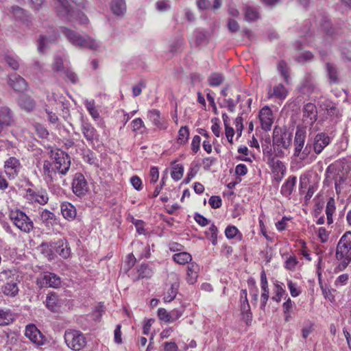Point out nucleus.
<instances>
[{"instance_id":"f257e3e1","label":"nucleus","mask_w":351,"mask_h":351,"mask_svg":"<svg viewBox=\"0 0 351 351\" xmlns=\"http://www.w3.org/2000/svg\"><path fill=\"white\" fill-rule=\"evenodd\" d=\"M22 280L15 269H5L0 272V281L3 282L1 287V293L7 297L16 298L19 293V284Z\"/></svg>"},{"instance_id":"f03ea898","label":"nucleus","mask_w":351,"mask_h":351,"mask_svg":"<svg viewBox=\"0 0 351 351\" xmlns=\"http://www.w3.org/2000/svg\"><path fill=\"white\" fill-rule=\"evenodd\" d=\"M336 258L339 270L345 269L351 262V232L344 233L336 248Z\"/></svg>"},{"instance_id":"7ed1b4c3","label":"nucleus","mask_w":351,"mask_h":351,"mask_svg":"<svg viewBox=\"0 0 351 351\" xmlns=\"http://www.w3.org/2000/svg\"><path fill=\"white\" fill-rule=\"evenodd\" d=\"M61 32L68 41L75 46L91 50H97L99 47V43L94 38L88 36H82L75 31L68 27H62Z\"/></svg>"},{"instance_id":"20e7f679","label":"nucleus","mask_w":351,"mask_h":351,"mask_svg":"<svg viewBox=\"0 0 351 351\" xmlns=\"http://www.w3.org/2000/svg\"><path fill=\"white\" fill-rule=\"evenodd\" d=\"M42 253L50 259L53 258L54 252L63 258H67L71 254V248L66 239H59L56 242L42 243L40 245Z\"/></svg>"},{"instance_id":"39448f33","label":"nucleus","mask_w":351,"mask_h":351,"mask_svg":"<svg viewBox=\"0 0 351 351\" xmlns=\"http://www.w3.org/2000/svg\"><path fill=\"white\" fill-rule=\"evenodd\" d=\"M9 217L12 223L24 233L28 234L34 228L33 221L20 210H11Z\"/></svg>"},{"instance_id":"423d86ee","label":"nucleus","mask_w":351,"mask_h":351,"mask_svg":"<svg viewBox=\"0 0 351 351\" xmlns=\"http://www.w3.org/2000/svg\"><path fill=\"white\" fill-rule=\"evenodd\" d=\"M64 339L68 348L74 351L81 350L86 344V340L84 334L77 330H66L64 332Z\"/></svg>"},{"instance_id":"0eeeda50","label":"nucleus","mask_w":351,"mask_h":351,"mask_svg":"<svg viewBox=\"0 0 351 351\" xmlns=\"http://www.w3.org/2000/svg\"><path fill=\"white\" fill-rule=\"evenodd\" d=\"M292 135L286 128L275 127L273 131V145L288 149L291 144Z\"/></svg>"},{"instance_id":"6e6552de","label":"nucleus","mask_w":351,"mask_h":351,"mask_svg":"<svg viewBox=\"0 0 351 351\" xmlns=\"http://www.w3.org/2000/svg\"><path fill=\"white\" fill-rule=\"evenodd\" d=\"M53 162L58 165L60 169V178L65 176L71 167V158L69 155L63 151H58L54 154Z\"/></svg>"},{"instance_id":"1a4fd4ad","label":"nucleus","mask_w":351,"mask_h":351,"mask_svg":"<svg viewBox=\"0 0 351 351\" xmlns=\"http://www.w3.org/2000/svg\"><path fill=\"white\" fill-rule=\"evenodd\" d=\"M73 192L77 196H83L88 191V182L83 174L77 173L75 174L72 182Z\"/></svg>"},{"instance_id":"9d476101","label":"nucleus","mask_w":351,"mask_h":351,"mask_svg":"<svg viewBox=\"0 0 351 351\" xmlns=\"http://www.w3.org/2000/svg\"><path fill=\"white\" fill-rule=\"evenodd\" d=\"M330 137L325 132L316 134L312 141L313 149L316 154H319L330 143Z\"/></svg>"},{"instance_id":"9b49d317","label":"nucleus","mask_w":351,"mask_h":351,"mask_svg":"<svg viewBox=\"0 0 351 351\" xmlns=\"http://www.w3.org/2000/svg\"><path fill=\"white\" fill-rule=\"evenodd\" d=\"M25 335L32 343L37 346H43L45 338L34 324H29L25 328Z\"/></svg>"},{"instance_id":"f8f14e48","label":"nucleus","mask_w":351,"mask_h":351,"mask_svg":"<svg viewBox=\"0 0 351 351\" xmlns=\"http://www.w3.org/2000/svg\"><path fill=\"white\" fill-rule=\"evenodd\" d=\"M302 121L306 125H313L317 119V110L315 104L308 103L302 108Z\"/></svg>"},{"instance_id":"ddd939ff","label":"nucleus","mask_w":351,"mask_h":351,"mask_svg":"<svg viewBox=\"0 0 351 351\" xmlns=\"http://www.w3.org/2000/svg\"><path fill=\"white\" fill-rule=\"evenodd\" d=\"M21 167L19 160L15 157H10L4 163L5 172L12 179L17 176Z\"/></svg>"},{"instance_id":"4468645a","label":"nucleus","mask_w":351,"mask_h":351,"mask_svg":"<svg viewBox=\"0 0 351 351\" xmlns=\"http://www.w3.org/2000/svg\"><path fill=\"white\" fill-rule=\"evenodd\" d=\"M259 119L262 129L269 131L274 122L272 111L268 106L263 107L259 112Z\"/></svg>"},{"instance_id":"2eb2a0df","label":"nucleus","mask_w":351,"mask_h":351,"mask_svg":"<svg viewBox=\"0 0 351 351\" xmlns=\"http://www.w3.org/2000/svg\"><path fill=\"white\" fill-rule=\"evenodd\" d=\"M81 131L89 143H93L94 141H98L99 134L90 123L83 121L81 125Z\"/></svg>"},{"instance_id":"dca6fc26","label":"nucleus","mask_w":351,"mask_h":351,"mask_svg":"<svg viewBox=\"0 0 351 351\" xmlns=\"http://www.w3.org/2000/svg\"><path fill=\"white\" fill-rule=\"evenodd\" d=\"M55 9L58 17L62 20L71 19L70 5L67 0H56Z\"/></svg>"},{"instance_id":"f3484780","label":"nucleus","mask_w":351,"mask_h":351,"mask_svg":"<svg viewBox=\"0 0 351 351\" xmlns=\"http://www.w3.org/2000/svg\"><path fill=\"white\" fill-rule=\"evenodd\" d=\"M40 283L43 286L57 288L61 284L60 278L56 274L51 272H45L40 278Z\"/></svg>"},{"instance_id":"a211bd4d","label":"nucleus","mask_w":351,"mask_h":351,"mask_svg":"<svg viewBox=\"0 0 351 351\" xmlns=\"http://www.w3.org/2000/svg\"><path fill=\"white\" fill-rule=\"evenodd\" d=\"M8 84L14 90L19 92L25 90L27 87V83L25 79L16 73L9 75Z\"/></svg>"},{"instance_id":"6ab92c4d","label":"nucleus","mask_w":351,"mask_h":351,"mask_svg":"<svg viewBox=\"0 0 351 351\" xmlns=\"http://www.w3.org/2000/svg\"><path fill=\"white\" fill-rule=\"evenodd\" d=\"M43 178L47 183H53L56 181L57 173L53 171V166L49 160H44L43 167Z\"/></svg>"},{"instance_id":"aec40b11","label":"nucleus","mask_w":351,"mask_h":351,"mask_svg":"<svg viewBox=\"0 0 351 351\" xmlns=\"http://www.w3.org/2000/svg\"><path fill=\"white\" fill-rule=\"evenodd\" d=\"M267 165L271 168L272 173L286 172V167L283 162L274 156L270 152H267Z\"/></svg>"},{"instance_id":"412c9836","label":"nucleus","mask_w":351,"mask_h":351,"mask_svg":"<svg viewBox=\"0 0 351 351\" xmlns=\"http://www.w3.org/2000/svg\"><path fill=\"white\" fill-rule=\"evenodd\" d=\"M148 119L152 122L153 125L160 130L167 128V125L162 118L160 117V112L158 110L152 109L148 111Z\"/></svg>"},{"instance_id":"4be33fe9","label":"nucleus","mask_w":351,"mask_h":351,"mask_svg":"<svg viewBox=\"0 0 351 351\" xmlns=\"http://www.w3.org/2000/svg\"><path fill=\"white\" fill-rule=\"evenodd\" d=\"M288 94L287 89L282 84H278L274 86L271 89L270 88L268 91V97L271 98L273 97L280 99L284 100Z\"/></svg>"},{"instance_id":"5701e85b","label":"nucleus","mask_w":351,"mask_h":351,"mask_svg":"<svg viewBox=\"0 0 351 351\" xmlns=\"http://www.w3.org/2000/svg\"><path fill=\"white\" fill-rule=\"evenodd\" d=\"M306 139V131L303 129H297L294 138V155L302 151Z\"/></svg>"},{"instance_id":"b1692460","label":"nucleus","mask_w":351,"mask_h":351,"mask_svg":"<svg viewBox=\"0 0 351 351\" xmlns=\"http://www.w3.org/2000/svg\"><path fill=\"white\" fill-rule=\"evenodd\" d=\"M0 121L6 127L14 125V119L9 108L6 106L0 108Z\"/></svg>"},{"instance_id":"393cba45","label":"nucleus","mask_w":351,"mask_h":351,"mask_svg":"<svg viewBox=\"0 0 351 351\" xmlns=\"http://www.w3.org/2000/svg\"><path fill=\"white\" fill-rule=\"evenodd\" d=\"M40 219L45 226L48 228L58 224V219L56 215L47 209L40 213Z\"/></svg>"},{"instance_id":"a878e982","label":"nucleus","mask_w":351,"mask_h":351,"mask_svg":"<svg viewBox=\"0 0 351 351\" xmlns=\"http://www.w3.org/2000/svg\"><path fill=\"white\" fill-rule=\"evenodd\" d=\"M27 195L32 197V199L38 202L41 205H44L48 202V195L46 191L36 192L32 189H28L26 191Z\"/></svg>"},{"instance_id":"bb28decb","label":"nucleus","mask_w":351,"mask_h":351,"mask_svg":"<svg viewBox=\"0 0 351 351\" xmlns=\"http://www.w3.org/2000/svg\"><path fill=\"white\" fill-rule=\"evenodd\" d=\"M61 213L64 219L72 221L76 217V209L71 203L63 202L61 204Z\"/></svg>"},{"instance_id":"cd10ccee","label":"nucleus","mask_w":351,"mask_h":351,"mask_svg":"<svg viewBox=\"0 0 351 351\" xmlns=\"http://www.w3.org/2000/svg\"><path fill=\"white\" fill-rule=\"evenodd\" d=\"M199 270V265L195 263H190L187 267L186 281L190 285H193L198 277Z\"/></svg>"},{"instance_id":"c85d7f7f","label":"nucleus","mask_w":351,"mask_h":351,"mask_svg":"<svg viewBox=\"0 0 351 351\" xmlns=\"http://www.w3.org/2000/svg\"><path fill=\"white\" fill-rule=\"evenodd\" d=\"M240 95H237L235 98H223V100L219 103V105L221 108H227L229 112H234L237 104L240 101Z\"/></svg>"},{"instance_id":"c756f323","label":"nucleus","mask_w":351,"mask_h":351,"mask_svg":"<svg viewBox=\"0 0 351 351\" xmlns=\"http://www.w3.org/2000/svg\"><path fill=\"white\" fill-rule=\"evenodd\" d=\"M70 17L71 19L69 20H64L65 21H69L71 23H75L77 22L80 25H87L89 22L87 16L81 12H75L74 11L71 7L70 6Z\"/></svg>"},{"instance_id":"7c9ffc66","label":"nucleus","mask_w":351,"mask_h":351,"mask_svg":"<svg viewBox=\"0 0 351 351\" xmlns=\"http://www.w3.org/2000/svg\"><path fill=\"white\" fill-rule=\"evenodd\" d=\"M296 183L295 176H289L286 182L282 185L280 193L285 197L291 195L293 188Z\"/></svg>"},{"instance_id":"2f4dec72","label":"nucleus","mask_w":351,"mask_h":351,"mask_svg":"<svg viewBox=\"0 0 351 351\" xmlns=\"http://www.w3.org/2000/svg\"><path fill=\"white\" fill-rule=\"evenodd\" d=\"M58 39L57 34L52 36H40L38 39V50L43 53L49 43H54Z\"/></svg>"},{"instance_id":"473e14b6","label":"nucleus","mask_w":351,"mask_h":351,"mask_svg":"<svg viewBox=\"0 0 351 351\" xmlns=\"http://www.w3.org/2000/svg\"><path fill=\"white\" fill-rule=\"evenodd\" d=\"M243 11L245 13V20L252 22L258 20L260 18V14L257 8L246 5Z\"/></svg>"},{"instance_id":"72a5a7b5","label":"nucleus","mask_w":351,"mask_h":351,"mask_svg":"<svg viewBox=\"0 0 351 351\" xmlns=\"http://www.w3.org/2000/svg\"><path fill=\"white\" fill-rule=\"evenodd\" d=\"M326 71L330 84L338 82V71L337 66L331 62L326 63Z\"/></svg>"},{"instance_id":"f704fd0d","label":"nucleus","mask_w":351,"mask_h":351,"mask_svg":"<svg viewBox=\"0 0 351 351\" xmlns=\"http://www.w3.org/2000/svg\"><path fill=\"white\" fill-rule=\"evenodd\" d=\"M110 8L114 14L117 16L123 15L126 11L125 0H112Z\"/></svg>"},{"instance_id":"c9c22d12","label":"nucleus","mask_w":351,"mask_h":351,"mask_svg":"<svg viewBox=\"0 0 351 351\" xmlns=\"http://www.w3.org/2000/svg\"><path fill=\"white\" fill-rule=\"evenodd\" d=\"M19 104L21 108L28 112L32 110L35 106L34 101L30 97L25 95L20 97Z\"/></svg>"},{"instance_id":"e433bc0d","label":"nucleus","mask_w":351,"mask_h":351,"mask_svg":"<svg viewBox=\"0 0 351 351\" xmlns=\"http://www.w3.org/2000/svg\"><path fill=\"white\" fill-rule=\"evenodd\" d=\"M196 45H205L208 42V33L204 31L197 29L193 32Z\"/></svg>"},{"instance_id":"4c0bfd02","label":"nucleus","mask_w":351,"mask_h":351,"mask_svg":"<svg viewBox=\"0 0 351 351\" xmlns=\"http://www.w3.org/2000/svg\"><path fill=\"white\" fill-rule=\"evenodd\" d=\"M173 259L175 262L180 265H184L191 261L192 257L189 253L187 252H180L175 254L173 256Z\"/></svg>"},{"instance_id":"58836bf2","label":"nucleus","mask_w":351,"mask_h":351,"mask_svg":"<svg viewBox=\"0 0 351 351\" xmlns=\"http://www.w3.org/2000/svg\"><path fill=\"white\" fill-rule=\"evenodd\" d=\"M13 319V315L10 310H0V326L8 325Z\"/></svg>"},{"instance_id":"ea45409f","label":"nucleus","mask_w":351,"mask_h":351,"mask_svg":"<svg viewBox=\"0 0 351 351\" xmlns=\"http://www.w3.org/2000/svg\"><path fill=\"white\" fill-rule=\"evenodd\" d=\"M335 210V201L332 198H330L326 204V215L327 218L328 224H331L333 222L332 214Z\"/></svg>"},{"instance_id":"a19ab883","label":"nucleus","mask_w":351,"mask_h":351,"mask_svg":"<svg viewBox=\"0 0 351 351\" xmlns=\"http://www.w3.org/2000/svg\"><path fill=\"white\" fill-rule=\"evenodd\" d=\"M208 84L211 86H218L224 81V76L221 73H213L208 79Z\"/></svg>"},{"instance_id":"79ce46f5","label":"nucleus","mask_w":351,"mask_h":351,"mask_svg":"<svg viewBox=\"0 0 351 351\" xmlns=\"http://www.w3.org/2000/svg\"><path fill=\"white\" fill-rule=\"evenodd\" d=\"M178 289V285L177 283H173L171 285L170 288L165 293L164 300L165 302H170L176 297Z\"/></svg>"},{"instance_id":"37998d69","label":"nucleus","mask_w":351,"mask_h":351,"mask_svg":"<svg viewBox=\"0 0 351 351\" xmlns=\"http://www.w3.org/2000/svg\"><path fill=\"white\" fill-rule=\"evenodd\" d=\"M277 69L278 72L284 78L285 82L288 84L289 80V68L287 66V63L284 60H280L278 64Z\"/></svg>"},{"instance_id":"c03bdc74","label":"nucleus","mask_w":351,"mask_h":351,"mask_svg":"<svg viewBox=\"0 0 351 351\" xmlns=\"http://www.w3.org/2000/svg\"><path fill=\"white\" fill-rule=\"evenodd\" d=\"M86 110L91 115L93 119L97 120L99 117V114L95 106L94 100H86L84 103Z\"/></svg>"},{"instance_id":"a18cd8bd","label":"nucleus","mask_w":351,"mask_h":351,"mask_svg":"<svg viewBox=\"0 0 351 351\" xmlns=\"http://www.w3.org/2000/svg\"><path fill=\"white\" fill-rule=\"evenodd\" d=\"M315 87L314 83L310 76L307 77L305 81L302 84L300 90L304 94H310Z\"/></svg>"},{"instance_id":"49530a36","label":"nucleus","mask_w":351,"mask_h":351,"mask_svg":"<svg viewBox=\"0 0 351 351\" xmlns=\"http://www.w3.org/2000/svg\"><path fill=\"white\" fill-rule=\"evenodd\" d=\"M319 23L324 31L330 35L335 33V29L332 27L330 20L326 16H322L320 19Z\"/></svg>"},{"instance_id":"de8ad7c7","label":"nucleus","mask_w":351,"mask_h":351,"mask_svg":"<svg viewBox=\"0 0 351 351\" xmlns=\"http://www.w3.org/2000/svg\"><path fill=\"white\" fill-rule=\"evenodd\" d=\"M182 44V39L181 38L173 40L169 45V53L170 56H173L178 52L181 49Z\"/></svg>"},{"instance_id":"09e8293b","label":"nucleus","mask_w":351,"mask_h":351,"mask_svg":"<svg viewBox=\"0 0 351 351\" xmlns=\"http://www.w3.org/2000/svg\"><path fill=\"white\" fill-rule=\"evenodd\" d=\"M312 148V143H308L304 147H303L302 151H300V152L296 153L294 156L298 157L301 160H306L308 158Z\"/></svg>"},{"instance_id":"8fccbe9b","label":"nucleus","mask_w":351,"mask_h":351,"mask_svg":"<svg viewBox=\"0 0 351 351\" xmlns=\"http://www.w3.org/2000/svg\"><path fill=\"white\" fill-rule=\"evenodd\" d=\"M183 172H184L183 166L181 165H179V164L176 165L173 167V170L171 173V178L174 180L178 181L182 178V177L183 176Z\"/></svg>"},{"instance_id":"3c124183","label":"nucleus","mask_w":351,"mask_h":351,"mask_svg":"<svg viewBox=\"0 0 351 351\" xmlns=\"http://www.w3.org/2000/svg\"><path fill=\"white\" fill-rule=\"evenodd\" d=\"M57 295L51 293L47 295L46 298V306L51 311H54L57 303Z\"/></svg>"},{"instance_id":"603ef678","label":"nucleus","mask_w":351,"mask_h":351,"mask_svg":"<svg viewBox=\"0 0 351 351\" xmlns=\"http://www.w3.org/2000/svg\"><path fill=\"white\" fill-rule=\"evenodd\" d=\"M206 234L207 237H210V240L211 241L213 245H217V228L215 225L212 224L209 228L208 230L206 232Z\"/></svg>"},{"instance_id":"864d4df0","label":"nucleus","mask_w":351,"mask_h":351,"mask_svg":"<svg viewBox=\"0 0 351 351\" xmlns=\"http://www.w3.org/2000/svg\"><path fill=\"white\" fill-rule=\"evenodd\" d=\"M189 136V130L186 126H182L178 132V142L180 144L185 143Z\"/></svg>"},{"instance_id":"5fc2aeb1","label":"nucleus","mask_w":351,"mask_h":351,"mask_svg":"<svg viewBox=\"0 0 351 351\" xmlns=\"http://www.w3.org/2000/svg\"><path fill=\"white\" fill-rule=\"evenodd\" d=\"M247 293L246 289H242L240 292V307L241 309L248 311L250 306L247 300Z\"/></svg>"},{"instance_id":"6e6d98bb","label":"nucleus","mask_w":351,"mask_h":351,"mask_svg":"<svg viewBox=\"0 0 351 351\" xmlns=\"http://www.w3.org/2000/svg\"><path fill=\"white\" fill-rule=\"evenodd\" d=\"M298 263V261L295 256H289L285 262V267L288 270L293 271L295 269Z\"/></svg>"},{"instance_id":"4d7b16f0","label":"nucleus","mask_w":351,"mask_h":351,"mask_svg":"<svg viewBox=\"0 0 351 351\" xmlns=\"http://www.w3.org/2000/svg\"><path fill=\"white\" fill-rule=\"evenodd\" d=\"M261 289L262 293L261 295V308L264 310L269 299V287L268 286L261 287Z\"/></svg>"},{"instance_id":"13d9d810","label":"nucleus","mask_w":351,"mask_h":351,"mask_svg":"<svg viewBox=\"0 0 351 351\" xmlns=\"http://www.w3.org/2000/svg\"><path fill=\"white\" fill-rule=\"evenodd\" d=\"M275 289L276 295L272 297V300L276 302H280L282 295L285 293V290L282 287V284H276Z\"/></svg>"},{"instance_id":"bf43d9fd","label":"nucleus","mask_w":351,"mask_h":351,"mask_svg":"<svg viewBox=\"0 0 351 351\" xmlns=\"http://www.w3.org/2000/svg\"><path fill=\"white\" fill-rule=\"evenodd\" d=\"M5 61L8 65L13 70H17L19 66L18 60L11 55H6L4 58Z\"/></svg>"},{"instance_id":"052dcab7","label":"nucleus","mask_w":351,"mask_h":351,"mask_svg":"<svg viewBox=\"0 0 351 351\" xmlns=\"http://www.w3.org/2000/svg\"><path fill=\"white\" fill-rule=\"evenodd\" d=\"M239 233V230L234 226H228L225 230V234L229 239L236 237Z\"/></svg>"},{"instance_id":"680f3d73","label":"nucleus","mask_w":351,"mask_h":351,"mask_svg":"<svg viewBox=\"0 0 351 351\" xmlns=\"http://www.w3.org/2000/svg\"><path fill=\"white\" fill-rule=\"evenodd\" d=\"M139 276L141 278H149L152 275V270L147 265H141L138 269Z\"/></svg>"},{"instance_id":"e2e57ef3","label":"nucleus","mask_w":351,"mask_h":351,"mask_svg":"<svg viewBox=\"0 0 351 351\" xmlns=\"http://www.w3.org/2000/svg\"><path fill=\"white\" fill-rule=\"evenodd\" d=\"M169 315H170V312H167L165 308H160L158 310V318L162 321H164L165 322H171V319H170Z\"/></svg>"},{"instance_id":"0e129e2a","label":"nucleus","mask_w":351,"mask_h":351,"mask_svg":"<svg viewBox=\"0 0 351 351\" xmlns=\"http://www.w3.org/2000/svg\"><path fill=\"white\" fill-rule=\"evenodd\" d=\"M208 203L213 208H219L221 206L222 201L219 196H211Z\"/></svg>"},{"instance_id":"69168bd1","label":"nucleus","mask_w":351,"mask_h":351,"mask_svg":"<svg viewBox=\"0 0 351 351\" xmlns=\"http://www.w3.org/2000/svg\"><path fill=\"white\" fill-rule=\"evenodd\" d=\"M63 60L60 56H56L52 64V69L54 71H60L63 69Z\"/></svg>"},{"instance_id":"338daca9","label":"nucleus","mask_w":351,"mask_h":351,"mask_svg":"<svg viewBox=\"0 0 351 351\" xmlns=\"http://www.w3.org/2000/svg\"><path fill=\"white\" fill-rule=\"evenodd\" d=\"M84 159L86 162L89 163L90 165H95L96 164V157L94 154V153L88 150L84 154Z\"/></svg>"},{"instance_id":"774afa93","label":"nucleus","mask_w":351,"mask_h":351,"mask_svg":"<svg viewBox=\"0 0 351 351\" xmlns=\"http://www.w3.org/2000/svg\"><path fill=\"white\" fill-rule=\"evenodd\" d=\"M156 8L160 12H165L170 8V5L167 0H159L156 3Z\"/></svg>"}]
</instances>
